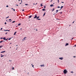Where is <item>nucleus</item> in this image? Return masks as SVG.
Listing matches in <instances>:
<instances>
[{
  "label": "nucleus",
  "mask_w": 76,
  "mask_h": 76,
  "mask_svg": "<svg viewBox=\"0 0 76 76\" xmlns=\"http://www.w3.org/2000/svg\"><path fill=\"white\" fill-rule=\"evenodd\" d=\"M63 72L64 74H66L67 72V70H66V69H65L64 70Z\"/></svg>",
  "instance_id": "obj_1"
},
{
  "label": "nucleus",
  "mask_w": 76,
  "mask_h": 76,
  "mask_svg": "<svg viewBox=\"0 0 76 76\" xmlns=\"http://www.w3.org/2000/svg\"><path fill=\"white\" fill-rule=\"evenodd\" d=\"M59 59L61 60H63V57L59 58Z\"/></svg>",
  "instance_id": "obj_2"
},
{
  "label": "nucleus",
  "mask_w": 76,
  "mask_h": 76,
  "mask_svg": "<svg viewBox=\"0 0 76 76\" xmlns=\"http://www.w3.org/2000/svg\"><path fill=\"white\" fill-rule=\"evenodd\" d=\"M37 18V15H35V16L34 18V19H35V18Z\"/></svg>",
  "instance_id": "obj_3"
},
{
  "label": "nucleus",
  "mask_w": 76,
  "mask_h": 76,
  "mask_svg": "<svg viewBox=\"0 0 76 76\" xmlns=\"http://www.w3.org/2000/svg\"><path fill=\"white\" fill-rule=\"evenodd\" d=\"M67 45H69V44L68 43H66V44L65 45V46H67Z\"/></svg>",
  "instance_id": "obj_4"
},
{
  "label": "nucleus",
  "mask_w": 76,
  "mask_h": 76,
  "mask_svg": "<svg viewBox=\"0 0 76 76\" xmlns=\"http://www.w3.org/2000/svg\"><path fill=\"white\" fill-rule=\"evenodd\" d=\"M63 8V6H61V9H60V10H61V9H62V8Z\"/></svg>",
  "instance_id": "obj_5"
},
{
  "label": "nucleus",
  "mask_w": 76,
  "mask_h": 76,
  "mask_svg": "<svg viewBox=\"0 0 76 76\" xmlns=\"http://www.w3.org/2000/svg\"><path fill=\"white\" fill-rule=\"evenodd\" d=\"M1 58H2V57H4V55H2V54H1Z\"/></svg>",
  "instance_id": "obj_6"
},
{
  "label": "nucleus",
  "mask_w": 76,
  "mask_h": 76,
  "mask_svg": "<svg viewBox=\"0 0 76 76\" xmlns=\"http://www.w3.org/2000/svg\"><path fill=\"white\" fill-rule=\"evenodd\" d=\"M5 52H6V51H5L1 52V53H5Z\"/></svg>",
  "instance_id": "obj_7"
},
{
  "label": "nucleus",
  "mask_w": 76,
  "mask_h": 76,
  "mask_svg": "<svg viewBox=\"0 0 76 76\" xmlns=\"http://www.w3.org/2000/svg\"><path fill=\"white\" fill-rule=\"evenodd\" d=\"M26 37H24V38H23V41H24V40H25V39H26Z\"/></svg>",
  "instance_id": "obj_8"
},
{
  "label": "nucleus",
  "mask_w": 76,
  "mask_h": 76,
  "mask_svg": "<svg viewBox=\"0 0 76 76\" xmlns=\"http://www.w3.org/2000/svg\"><path fill=\"white\" fill-rule=\"evenodd\" d=\"M41 67H44V65H42L40 66Z\"/></svg>",
  "instance_id": "obj_9"
},
{
  "label": "nucleus",
  "mask_w": 76,
  "mask_h": 76,
  "mask_svg": "<svg viewBox=\"0 0 76 76\" xmlns=\"http://www.w3.org/2000/svg\"><path fill=\"white\" fill-rule=\"evenodd\" d=\"M17 32L16 31V32H15V33H14V35H16V33H17Z\"/></svg>",
  "instance_id": "obj_10"
},
{
  "label": "nucleus",
  "mask_w": 76,
  "mask_h": 76,
  "mask_svg": "<svg viewBox=\"0 0 76 76\" xmlns=\"http://www.w3.org/2000/svg\"><path fill=\"white\" fill-rule=\"evenodd\" d=\"M3 39L4 40H6V38H5V37H4L3 38Z\"/></svg>",
  "instance_id": "obj_11"
},
{
  "label": "nucleus",
  "mask_w": 76,
  "mask_h": 76,
  "mask_svg": "<svg viewBox=\"0 0 76 76\" xmlns=\"http://www.w3.org/2000/svg\"><path fill=\"white\" fill-rule=\"evenodd\" d=\"M42 10H43V11H45V9H43Z\"/></svg>",
  "instance_id": "obj_12"
},
{
  "label": "nucleus",
  "mask_w": 76,
  "mask_h": 76,
  "mask_svg": "<svg viewBox=\"0 0 76 76\" xmlns=\"http://www.w3.org/2000/svg\"><path fill=\"white\" fill-rule=\"evenodd\" d=\"M32 15L29 16V18H31V17H32Z\"/></svg>",
  "instance_id": "obj_13"
},
{
  "label": "nucleus",
  "mask_w": 76,
  "mask_h": 76,
  "mask_svg": "<svg viewBox=\"0 0 76 76\" xmlns=\"http://www.w3.org/2000/svg\"><path fill=\"white\" fill-rule=\"evenodd\" d=\"M50 6H51V7H52V6H53V4L50 5Z\"/></svg>",
  "instance_id": "obj_14"
},
{
  "label": "nucleus",
  "mask_w": 76,
  "mask_h": 76,
  "mask_svg": "<svg viewBox=\"0 0 76 76\" xmlns=\"http://www.w3.org/2000/svg\"><path fill=\"white\" fill-rule=\"evenodd\" d=\"M2 47H3V46H0V48H2Z\"/></svg>",
  "instance_id": "obj_15"
},
{
  "label": "nucleus",
  "mask_w": 76,
  "mask_h": 76,
  "mask_svg": "<svg viewBox=\"0 0 76 76\" xmlns=\"http://www.w3.org/2000/svg\"><path fill=\"white\" fill-rule=\"evenodd\" d=\"M11 9H13L14 11H15V10L13 9V8H12Z\"/></svg>",
  "instance_id": "obj_16"
},
{
  "label": "nucleus",
  "mask_w": 76,
  "mask_h": 76,
  "mask_svg": "<svg viewBox=\"0 0 76 76\" xmlns=\"http://www.w3.org/2000/svg\"><path fill=\"white\" fill-rule=\"evenodd\" d=\"M32 64H31V65L32 66V67H33L34 68V65H32Z\"/></svg>",
  "instance_id": "obj_17"
},
{
  "label": "nucleus",
  "mask_w": 76,
  "mask_h": 76,
  "mask_svg": "<svg viewBox=\"0 0 76 76\" xmlns=\"http://www.w3.org/2000/svg\"><path fill=\"white\" fill-rule=\"evenodd\" d=\"M45 15V12L44 13V15H43V16H44V15Z\"/></svg>",
  "instance_id": "obj_18"
},
{
  "label": "nucleus",
  "mask_w": 76,
  "mask_h": 76,
  "mask_svg": "<svg viewBox=\"0 0 76 76\" xmlns=\"http://www.w3.org/2000/svg\"><path fill=\"white\" fill-rule=\"evenodd\" d=\"M4 31H7V30H4Z\"/></svg>",
  "instance_id": "obj_19"
},
{
  "label": "nucleus",
  "mask_w": 76,
  "mask_h": 76,
  "mask_svg": "<svg viewBox=\"0 0 76 76\" xmlns=\"http://www.w3.org/2000/svg\"><path fill=\"white\" fill-rule=\"evenodd\" d=\"M37 19L38 20H41V19L39 18H37Z\"/></svg>",
  "instance_id": "obj_20"
},
{
  "label": "nucleus",
  "mask_w": 76,
  "mask_h": 76,
  "mask_svg": "<svg viewBox=\"0 0 76 76\" xmlns=\"http://www.w3.org/2000/svg\"><path fill=\"white\" fill-rule=\"evenodd\" d=\"M20 25V23H19L18 24V26H19Z\"/></svg>",
  "instance_id": "obj_21"
},
{
  "label": "nucleus",
  "mask_w": 76,
  "mask_h": 76,
  "mask_svg": "<svg viewBox=\"0 0 76 76\" xmlns=\"http://www.w3.org/2000/svg\"><path fill=\"white\" fill-rule=\"evenodd\" d=\"M71 73H73V72L71 71Z\"/></svg>",
  "instance_id": "obj_22"
},
{
  "label": "nucleus",
  "mask_w": 76,
  "mask_h": 76,
  "mask_svg": "<svg viewBox=\"0 0 76 76\" xmlns=\"http://www.w3.org/2000/svg\"><path fill=\"white\" fill-rule=\"evenodd\" d=\"M42 4H41V7H42Z\"/></svg>",
  "instance_id": "obj_23"
},
{
  "label": "nucleus",
  "mask_w": 76,
  "mask_h": 76,
  "mask_svg": "<svg viewBox=\"0 0 76 76\" xmlns=\"http://www.w3.org/2000/svg\"><path fill=\"white\" fill-rule=\"evenodd\" d=\"M2 29H3L2 28H1V29H0V31H1L2 30Z\"/></svg>",
  "instance_id": "obj_24"
},
{
  "label": "nucleus",
  "mask_w": 76,
  "mask_h": 76,
  "mask_svg": "<svg viewBox=\"0 0 76 76\" xmlns=\"http://www.w3.org/2000/svg\"><path fill=\"white\" fill-rule=\"evenodd\" d=\"M39 18V16L38 17H37V19H38V18Z\"/></svg>",
  "instance_id": "obj_25"
},
{
  "label": "nucleus",
  "mask_w": 76,
  "mask_h": 76,
  "mask_svg": "<svg viewBox=\"0 0 76 76\" xmlns=\"http://www.w3.org/2000/svg\"><path fill=\"white\" fill-rule=\"evenodd\" d=\"M44 9H45V6H44Z\"/></svg>",
  "instance_id": "obj_26"
},
{
  "label": "nucleus",
  "mask_w": 76,
  "mask_h": 76,
  "mask_svg": "<svg viewBox=\"0 0 76 76\" xmlns=\"http://www.w3.org/2000/svg\"><path fill=\"white\" fill-rule=\"evenodd\" d=\"M15 21H13L12 22V23H15Z\"/></svg>",
  "instance_id": "obj_27"
},
{
  "label": "nucleus",
  "mask_w": 76,
  "mask_h": 76,
  "mask_svg": "<svg viewBox=\"0 0 76 76\" xmlns=\"http://www.w3.org/2000/svg\"><path fill=\"white\" fill-rule=\"evenodd\" d=\"M2 42H3V41H0V43H1Z\"/></svg>",
  "instance_id": "obj_28"
},
{
  "label": "nucleus",
  "mask_w": 76,
  "mask_h": 76,
  "mask_svg": "<svg viewBox=\"0 0 76 76\" xmlns=\"http://www.w3.org/2000/svg\"><path fill=\"white\" fill-rule=\"evenodd\" d=\"M9 18V16H8L6 18Z\"/></svg>",
  "instance_id": "obj_29"
},
{
  "label": "nucleus",
  "mask_w": 76,
  "mask_h": 76,
  "mask_svg": "<svg viewBox=\"0 0 76 76\" xmlns=\"http://www.w3.org/2000/svg\"><path fill=\"white\" fill-rule=\"evenodd\" d=\"M11 39V38H10L9 39V40H10Z\"/></svg>",
  "instance_id": "obj_30"
},
{
  "label": "nucleus",
  "mask_w": 76,
  "mask_h": 76,
  "mask_svg": "<svg viewBox=\"0 0 76 76\" xmlns=\"http://www.w3.org/2000/svg\"><path fill=\"white\" fill-rule=\"evenodd\" d=\"M25 5H26V6H27V5H28V4H25Z\"/></svg>",
  "instance_id": "obj_31"
},
{
  "label": "nucleus",
  "mask_w": 76,
  "mask_h": 76,
  "mask_svg": "<svg viewBox=\"0 0 76 76\" xmlns=\"http://www.w3.org/2000/svg\"><path fill=\"white\" fill-rule=\"evenodd\" d=\"M6 7H9V6L8 5H7L6 6Z\"/></svg>",
  "instance_id": "obj_32"
},
{
  "label": "nucleus",
  "mask_w": 76,
  "mask_h": 76,
  "mask_svg": "<svg viewBox=\"0 0 76 76\" xmlns=\"http://www.w3.org/2000/svg\"><path fill=\"white\" fill-rule=\"evenodd\" d=\"M57 7H58V8H60V6H58Z\"/></svg>",
  "instance_id": "obj_33"
},
{
  "label": "nucleus",
  "mask_w": 76,
  "mask_h": 76,
  "mask_svg": "<svg viewBox=\"0 0 76 76\" xmlns=\"http://www.w3.org/2000/svg\"><path fill=\"white\" fill-rule=\"evenodd\" d=\"M58 3L59 2V0H58Z\"/></svg>",
  "instance_id": "obj_34"
},
{
  "label": "nucleus",
  "mask_w": 76,
  "mask_h": 76,
  "mask_svg": "<svg viewBox=\"0 0 76 76\" xmlns=\"http://www.w3.org/2000/svg\"><path fill=\"white\" fill-rule=\"evenodd\" d=\"M12 70H14V67H13L12 69Z\"/></svg>",
  "instance_id": "obj_35"
},
{
  "label": "nucleus",
  "mask_w": 76,
  "mask_h": 76,
  "mask_svg": "<svg viewBox=\"0 0 76 76\" xmlns=\"http://www.w3.org/2000/svg\"><path fill=\"white\" fill-rule=\"evenodd\" d=\"M6 23H6V22H5V23H4V24H5V25H6Z\"/></svg>",
  "instance_id": "obj_36"
},
{
  "label": "nucleus",
  "mask_w": 76,
  "mask_h": 76,
  "mask_svg": "<svg viewBox=\"0 0 76 76\" xmlns=\"http://www.w3.org/2000/svg\"><path fill=\"white\" fill-rule=\"evenodd\" d=\"M7 39H5V41H7Z\"/></svg>",
  "instance_id": "obj_37"
},
{
  "label": "nucleus",
  "mask_w": 76,
  "mask_h": 76,
  "mask_svg": "<svg viewBox=\"0 0 76 76\" xmlns=\"http://www.w3.org/2000/svg\"><path fill=\"white\" fill-rule=\"evenodd\" d=\"M61 3H64V2H61Z\"/></svg>",
  "instance_id": "obj_38"
},
{
  "label": "nucleus",
  "mask_w": 76,
  "mask_h": 76,
  "mask_svg": "<svg viewBox=\"0 0 76 76\" xmlns=\"http://www.w3.org/2000/svg\"><path fill=\"white\" fill-rule=\"evenodd\" d=\"M22 11H23H23H24V10H22Z\"/></svg>",
  "instance_id": "obj_39"
},
{
  "label": "nucleus",
  "mask_w": 76,
  "mask_h": 76,
  "mask_svg": "<svg viewBox=\"0 0 76 76\" xmlns=\"http://www.w3.org/2000/svg\"><path fill=\"white\" fill-rule=\"evenodd\" d=\"M21 3H22V1L21 0Z\"/></svg>",
  "instance_id": "obj_40"
},
{
  "label": "nucleus",
  "mask_w": 76,
  "mask_h": 76,
  "mask_svg": "<svg viewBox=\"0 0 76 76\" xmlns=\"http://www.w3.org/2000/svg\"><path fill=\"white\" fill-rule=\"evenodd\" d=\"M7 31H10V30H7Z\"/></svg>",
  "instance_id": "obj_41"
},
{
  "label": "nucleus",
  "mask_w": 76,
  "mask_h": 76,
  "mask_svg": "<svg viewBox=\"0 0 76 76\" xmlns=\"http://www.w3.org/2000/svg\"><path fill=\"white\" fill-rule=\"evenodd\" d=\"M73 57H74V58H75V57H76V56H73Z\"/></svg>",
  "instance_id": "obj_42"
},
{
  "label": "nucleus",
  "mask_w": 76,
  "mask_h": 76,
  "mask_svg": "<svg viewBox=\"0 0 76 76\" xmlns=\"http://www.w3.org/2000/svg\"><path fill=\"white\" fill-rule=\"evenodd\" d=\"M16 6H19V5H18V4H16Z\"/></svg>",
  "instance_id": "obj_43"
},
{
  "label": "nucleus",
  "mask_w": 76,
  "mask_h": 76,
  "mask_svg": "<svg viewBox=\"0 0 76 76\" xmlns=\"http://www.w3.org/2000/svg\"><path fill=\"white\" fill-rule=\"evenodd\" d=\"M1 39H3V38H1Z\"/></svg>",
  "instance_id": "obj_44"
},
{
  "label": "nucleus",
  "mask_w": 76,
  "mask_h": 76,
  "mask_svg": "<svg viewBox=\"0 0 76 76\" xmlns=\"http://www.w3.org/2000/svg\"><path fill=\"white\" fill-rule=\"evenodd\" d=\"M74 46H75V47H76V45H75Z\"/></svg>",
  "instance_id": "obj_45"
},
{
  "label": "nucleus",
  "mask_w": 76,
  "mask_h": 76,
  "mask_svg": "<svg viewBox=\"0 0 76 76\" xmlns=\"http://www.w3.org/2000/svg\"><path fill=\"white\" fill-rule=\"evenodd\" d=\"M56 13H57V10H56Z\"/></svg>",
  "instance_id": "obj_46"
},
{
  "label": "nucleus",
  "mask_w": 76,
  "mask_h": 76,
  "mask_svg": "<svg viewBox=\"0 0 76 76\" xmlns=\"http://www.w3.org/2000/svg\"><path fill=\"white\" fill-rule=\"evenodd\" d=\"M7 34V33H5V34Z\"/></svg>",
  "instance_id": "obj_47"
},
{
  "label": "nucleus",
  "mask_w": 76,
  "mask_h": 76,
  "mask_svg": "<svg viewBox=\"0 0 76 76\" xmlns=\"http://www.w3.org/2000/svg\"><path fill=\"white\" fill-rule=\"evenodd\" d=\"M11 20V19H10L9 20Z\"/></svg>",
  "instance_id": "obj_48"
},
{
  "label": "nucleus",
  "mask_w": 76,
  "mask_h": 76,
  "mask_svg": "<svg viewBox=\"0 0 76 76\" xmlns=\"http://www.w3.org/2000/svg\"><path fill=\"white\" fill-rule=\"evenodd\" d=\"M61 14H62V12H61Z\"/></svg>",
  "instance_id": "obj_49"
},
{
  "label": "nucleus",
  "mask_w": 76,
  "mask_h": 76,
  "mask_svg": "<svg viewBox=\"0 0 76 76\" xmlns=\"http://www.w3.org/2000/svg\"><path fill=\"white\" fill-rule=\"evenodd\" d=\"M52 0H51V1H50V2H52Z\"/></svg>",
  "instance_id": "obj_50"
},
{
  "label": "nucleus",
  "mask_w": 76,
  "mask_h": 76,
  "mask_svg": "<svg viewBox=\"0 0 76 76\" xmlns=\"http://www.w3.org/2000/svg\"><path fill=\"white\" fill-rule=\"evenodd\" d=\"M2 41V42H4V41L3 40Z\"/></svg>",
  "instance_id": "obj_51"
},
{
  "label": "nucleus",
  "mask_w": 76,
  "mask_h": 76,
  "mask_svg": "<svg viewBox=\"0 0 76 76\" xmlns=\"http://www.w3.org/2000/svg\"><path fill=\"white\" fill-rule=\"evenodd\" d=\"M75 21H74L73 23H74V22Z\"/></svg>",
  "instance_id": "obj_52"
},
{
  "label": "nucleus",
  "mask_w": 76,
  "mask_h": 76,
  "mask_svg": "<svg viewBox=\"0 0 76 76\" xmlns=\"http://www.w3.org/2000/svg\"><path fill=\"white\" fill-rule=\"evenodd\" d=\"M73 39V38H72V39Z\"/></svg>",
  "instance_id": "obj_53"
},
{
  "label": "nucleus",
  "mask_w": 76,
  "mask_h": 76,
  "mask_svg": "<svg viewBox=\"0 0 76 76\" xmlns=\"http://www.w3.org/2000/svg\"><path fill=\"white\" fill-rule=\"evenodd\" d=\"M21 3H20V4H21Z\"/></svg>",
  "instance_id": "obj_54"
},
{
  "label": "nucleus",
  "mask_w": 76,
  "mask_h": 76,
  "mask_svg": "<svg viewBox=\"0 0 76 76\" xmlns=\"http://www.w3.org/2000/svg\"><path fill=\"white\" fill-rule=\"evenodd\" d=\"M57 12H58V10H57Z\"/></svg>",
  "instance_id": "obj_55"
},
{
  "label": "nucleus",
  "mask_w": 76,
  "mask_h": 76,
  "mask_svg": "<svg viewBox=\"0 0 76 76\" xmlns=\"http://www.w3.org/2000/svg\"><path fill=\"white\" fill-rule=\"evenodd\" d=\"M28 75H29V73H28Z\"/></svg>",
  "instance_id": "obj_56"
},
{
  "label": "nucleus",
  "mask_w": 76,
  "mask_h": 76,
  "mask_svg": "<svg viewBox=\"0 0 76 76\" xmlns=\"http://www.w3.org/2000/svg\"><path fill=\"white\" fill-rule=\"evenodd\" d=\"M37 4V3L36 4Z\"/></svg>",
  "instance_id": "obj_57"
},
{
  "label": "nucleus",
  "mask_w": 76,
  "mask_h": 76,
  "mask_svg": "<svg viewBox=\"0 0 76 76\" xmlns=\"http://www.w3.org/2000/svg\"><path fill=\"white\" fill-rule=\"evenodd\" d=\"M36 31H37V29H36Z\"/></svg>",
  "instance_id": "obj_58"
},
{
  "label": "nucleus",
  "mask_w": 76,
  "mask_h": 76,
  "mask_svg": "<svg viewBox=\"0 0 76 76\" xmlns=\"http://www.w3.org/2000/svg\"><path fill=\"white\" fill-rule=\"evenodd\" d=\"M11 21H12V20L10 21V22H11Z\"/></svg>",
  "instance_id": "obj_59"
},
{
  "label": "nucleus",
  "mask_w": 76,
  "mask_h": 76,
  "mask_svg": "<svg viewBox=\"0 0 76 76\" xmlns=\"http://www.w3.org/2000/svg\"><path fill=\"white\" fill-rule=\"evenodd\" d=\"M16 46H18V45H16Z\"/></svg>",
  "instance_id": "obj_60"
},
{
  "label": "nucleus",
  "mask_w": 76,
  "mask_h": 76,
  "mask_svg": "<svg viewBox=\"0 0 76 76\" xmlns=\"http://www.w3.org/2000/svg\"><path fill=\"white\" fill-rule=\"evenodd\" d=\"M20 29H21V30H22V28H21Z\"/></svg>",
  "instance_id": "obj_61"
},
{
  "label": "nucleus",
  "mask_w": 76,
  "mask_h": 76,
  "mask_svg": "<svg viewBox=\"0 0 76 76\" xmlns=\"http://www.w3.org/2000/svg\"><path fill=\"white\" fill-rule=\"evenodd\" d=\"M18 1H20V0H18Z\"/></svg>",
  "instance_id": "obj_62"
},
{
  "label": "nucleus",
  "mask_w": 76,
  "mask_h": 76,
  "mask_svg": "<svg viewBox=\"0 0 76 76\" xmlns=\"http://www.w3.org/2000/svg\"><path fill=\"white\" fill-rule=\"evenodd\" d=\"M53 10H54V8L53 9Z\"/></svg>",
  "instance_id": "obj_63"
},
{
  "label": "nucleus",
  "mask_w": 76,
  "mask_h": 76,
  "mask_svg": "<svg viewBox=\"0 0 76 76\" xmlns=\"http://www.w3.org/2000/svg\"><path fill=\"white\" fill-rule=\"evenodd\" d=\"M34 4H35L34 3Z\"/></svg>",
  "instance_id": "obj_64"
}]
</instances>
